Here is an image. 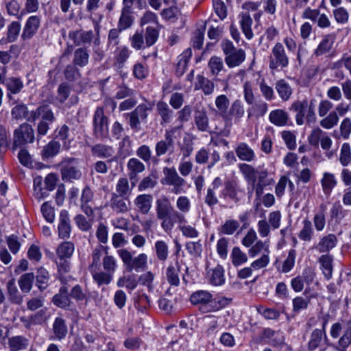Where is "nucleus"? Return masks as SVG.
I'll list each match as a JSON object with an SVG mask.
<instances>
[{"label":"nucleus","mask_w":351,"mask_h":351,"mask_svg":"<svg viewBox=\"0 0 351 351\" xmlns=\"http://www.w3.org/2000/svg\"><path fill=\"white\" fill-rule=\"evenodd\" d=\"M176 210L170 200L163 195L156 202V217L161 220V227L165 232L172 230L176 223L182 224L186 222L184 213L189 212L191 202L186 196H180L176 200Z\"/></svg>","instance_id":"1"},{"label":"nucleus","mask_w":351,"mask_h":351,"mask_svg":"<svg viewBox=\"0 0 351 351\" xmlns=\"http://www.w3.org/2000/svg\"><path fill=\"white\" fill-rule=\"evenodd\" d=\"M61 176L65 182H73L81 179L82 173L78 159L65 158L60 162Z\"/></svg>","instance_id":"2"},{"label":"nucleus","mask_w":351,"mask_h":351,"mask_svg":"<svg viewBox=\"0 0 351 351\" xmlns=\"http://www.w3.org/2000/svg\"><path fill=\"white\" fill-rule=\"evenodd\" d=\"M221 46L226 55L225 62L230 68L238 66L245 60V51L241 49H236L230 40H223Z\"/></svg>","instance_id":"3"},{"label":"nucleus","mask_w":351,"mask_h":351,"mask_svg":"<svg viewBox=\"0 0 351 351\" xmlns=\"http://www.w3.org/2000/svg\"><path fill=\"white\" fill-rule=\"evenodd\" d=\"M34 139V130L32 125L27 123H23L14 130L11 149L14 151L18 147L28 143H32Z\"/></svg>","instance_id":"4"},{"label":"nucleus","mask_w":351,"mask_h":351,"mask_svg":"<svg viewBox=\"0 0 351 351\" xmlns=\"http://www.w3.org/2000/svg\"><path fill=\"white\" fill-rule=\"evenodd\" d=\"M163 174L164 177L161 180L162 184L171 186V191L174 194L178 195L184 193L186 181L179 176L174 167H164Z\"/></svg>","instance_id":"5"},{"label":"nucleus","mask_w":351,"mask_h":351,"mask_svg":"<svg viewBox=\"0 0 351 351\" xmlns=\"http://www.w3.org/2000/svg\"><path fill=\"white\" fill-rule=\"evenodd\" d=\"M269 67L271 70L283 69L289 64V57L281 43H276L269 57Z\"/></svg>","instance_id":"6"},{"label":"nucleus","mask_w":351,"mask_h":351,"mask_svg":"<svg viewBox=\"0 0 351 351\" xmlns=\"http://www.w3.org/2000/svg\"><path fill=\"white\" fill-rule=\"evenodd\" d=\"M153 107L154 104L150 102L137 106L132 112L128 114L130 126L134 130H139L141 122H146L148 114L152 111Z\"/></svg>","instance_id":"7"},{"label":"nucleus","mask_w":351,"mask_h":351,"mask_svg":"<svg viewBox=\"0 0 351 351\" xmlns=\"http://www.w3.org/2000/svg\"><path fill=\"white\" fill-rule=\"evenodd\" d=\"M93 130L96 138L103 140L108 136V119L104 114V109L97 107L93 116Z\"/></svg>","instance_id":"8"},{"label":"nucleus","mask_w":351,"mask_h":351,"mask_svg":"<svg viewBox=\"0 0 351 351\" xmlns=\"http://www.w3.org/2000/svg\"><path fill=\"white\" fill-rule=\"evenodd\" d=\"M175 149V136L173 130H167L165 138L158 141L155 145L156 155L158 157L166 154H171Z\"/></svg>","instance_id":"9"},{"label":"nucleus","mask_w":351,"mask_h":351,"mask_svg":"<svg viewBox=\"0 0 351 351\" xmlns=\"http://www.w3.org/2000/svg\"><path fill=\"white\" fill-rule=\"evenodd\" d=\"M244 195V191L240 189L237 182L227 181L224 184V188L221 192L220 197L224 199H229L237 204L242 199Z\"/></svg>","instance_id":"10"},{"label":"nucleus","mask_w":351,"mask_h":351,"mask_svg":"<svg viewBox=\"0 0 351 351\" xmlns=\"http://www.w3.org/2000/svg\"><path fill=\"white\" fill-rule=\"evenodd\" d=\"M213 295L208 291L199 290L193 293L190 296V301L193 305H198L199 308L203 313L207 311L208 306L210 304Z\"/></svg>","instance_id":"11"},{"label":"nucleus","mask_w":351,"mask_h":351,"mask_svg":"<svg viewBox=\"0 0 351 351\" xmlns=\"http://www.w3.org/2000/svg\"><path fill=\"white\" fill-rule=\"evenodd\" d=\"M330 315L326 314L322 317V329H315L310 337L308 342V349L314 350L319 347L322 339L323 335H326V327L329 321Z\"/></svg>","instance_id":"12"},{"label":"nucleus","mask_w":351,"mask_h":351,"mask_svg":"<svg viewBox=\"0 0 351 351\" xmlns=\"http://www.w3.org/2000/svg\"><path fill=\"white\" fill-rule=\"evenodd\" d=\"M94 193L88 186H86L82 190L80 198V207L82 211L88 217H93V208Z\"/></svg>","instance_id":"13"},{"label":"nucleus","mask_w":351,"mask_h":351,"mask_svg":"<svg viewBox=\"0 0 351 351\" xmlns=\"http://www.w3.org/2000/svg\"><path fill=\"white\" fill-rule=\"evenodd\" d=\"M295 112V121L298 125L304 123L305 120L308 123V108L307 106V99L295 101L291 108Z\"/></svg>","instance_id":"14"},{"label":"nucleus","mask_w":351,"mask_h":351,"mask_svg":"<svg viewBox=\"0 0 351 351\" xmlns=\"http://www.w3.org/2000/svg\"><path fill=\"white\" fill-rule=\"evenodd\" d=\"M130 201L128 197L119 196L117 193H112L110 199V206L117 213H125L130 209Z\"/></svg>","instance_id":"15"},{"label":"nucleus","mask_w":351,"mask_h":351,"mask_svg":"<svg viewBox=\"0 0 351 351\" xmlns=\"http://www.w3.org/2000/svg\"><path fill=\"white\" fill-rule=\"evenodd\" d=\"M128 176L132 186H135L138 181V175L145 169V165L138 158H130L127 164Z\"/></svg>","instance_id":"16"},{"label":"nucleus","mask_w":351,"mask_h":351,"mask_svg":"<svg viewBox=\"0 0 351 351\" xmlns=\"http://www.w3.org/2000/svg\"><path fill=\"white\" fill-rule=\"evenodd\" d=\"M69 296L68 287L63 285L60 288L59 292L53 295L52 302L59 308H69L73 304Z\"/></svg>","instance_id":"17"},{"label":"nucleus","mask_w":351,"mask_h":351,"mask_svg":"<svg viewBox=\"0 0 351 351\" xmlns=\"http://www.w3.org/2000/svg\"><path fill=\"white\" fill-rule=\"evenodd\" d=\"M153 197L149 194L138 195L134 200V204L141 214H147L152 204Z\"/></svg>","instance_id":"18"},{"label":"nucleus","mask_w":351,"mask_h":351,"mask_svg":"<svg viewBox=\"0 0 351 351\" xmlns=\"http://www.w3.org/2000/svg\"><path fill=\"white\" fill-rule=\"evenodd\" d=\"M237 156L243 161L252 162L256 158L254 151L246 143H239L235 148Z\"/></svg>","instance_id":"19"},{"label":"nucleus","mask_w":351,"mask_h":351,"mask_svg":"<svg viewBox=\"0 0 351 351\" xmlns=\"http://www.w3.org/2000/svg\"><path fill=\"white\" fill-rule=\"evenodd\" d=\"M71 230L69 213L65 210H62L60 214V223L58 225L59 237L62 239L69 238Z\"/></svg>","instance_id":"20"},{"label":"nucleus","mask_w":351,"mask_h":351,"mask_svg":"<svg viewBox=\"0 0 351 351\" xmlns=\"http://www.w3.org/2000/svg\"><path fill=\"white\" fill-rule=\"evenodd\" d=\"M250 105L251 107L248 108L247 110L248 119H259L263 117L267 112L268 105L264 101H254V103Z\"/></svg>","instance_id":"21"},{"label":"nucleus","mask_w":351,"mask_h":351,"mask_svg":"<svg viewBox=\"0 0 351 351\" xmlns=\"http://www.w3.org/2000/svg\"><path fill=\"white\" fill-rule=\"evenodd\" d=\"M269 119L274 125L282 127L287 125L289 117L288 113L282 109L271 110L269 114Z\"/></svg>","instance_id":"22"},{"label":"nucleus","mask_w":351,"mask_h":351,"mask_svg":"<svg viewBox=\"0 0 351 351\" xmlns=\"http://www.w3.org/2000/svg\"><path fill=\"white\" fill-rule=\"evenodd\" d=\"M194 120L197 129L202 132L209 130V119L207 112L204 108L196 109L194 114Z\"/></svg>","instance_id":"23"},{"label":"nucleus","mask_w":351,"mask_h":351,"mask_svg":"<svg viewBox=\"0 0 351 351\" xmlns=\"http://www.w3.org/2000/svg\"><path fill=\"white\" fill-rule=\"evenodd\" d=\"M209 282L215 286H219L224 283V270L222 266L217 265L215 268L207 272Z\"/></svg>","instance_id":"24"},{"label":"nucleus","mask_w":351,"mask_h":351,"mask_svg":"<svg viewBox=\"0 0 351 351\" xmlns=\"http://www.w3.org/2000/svg\"><path fill=\"white\" fill-rule=\"evenodd\" d=\"M40 22V19L38 16H30L25 23L22 37L24 39L32 38L38 30Z\"/></svg>","instance_id":"25"},{"label":"nucleus","mask_w":351,"mask_h":351,"mask_svg":"<svg viewBox=\"0 0 351 351\" xmlns=\"http://www.w3.org/2000/svg\"><path fill=\"white\" fill-rule=\"evenodd\" d=\"M21 50L17 45H11L8 51L0 50V63L8 64L12 60L16 59Z\"/></svg>","instance_id":"26"},{"label":"nucleus","mask_w":351,"mask_h":351,"mask_svg":"<svg viewBox=\"0 0 351 351\" xmlns=\"http://www.w3.org/2000/svg\"><path fill=\"white\" fill-rule=\"evenodd\" d=\"M3 83L9 92L8 94L9 98H11L10 93L14 95L18 94L23 88V83L21 79L17 77H9L6 78Z\"/></svg>","instance_id":"27"},{"label":"nucleus","mask_w":351,"mask_h":351,"mask_svg":"<svg viewBox=\"0 0 351 351\" xmlns=\"http://www.w3.org/2000/svg\"><path fill=\"white\" fill-rule=\"evenodd\" d=\"M197 82L195 84V90H202L206 95L213 94L215 89L214 83L202 75L197 76Z\"/></svg>","instance_id":"28"},{"label":"nucleus","mask_w":351,"mask_h":351,"mask_svg":"<svg viewBox=\"0 0 351 351\" xmlns=\"http://www.w3.org/2000/svg\"><path fill=\"white\" fill-rule=\"evenodd\" d=\"M180 265L178 262L176 263V265H169L165 272L166 279L171 286L178 287L180 285Z\"/></svg>","instance_id":"29"},{"label":"nucleus","mask_w":351,"mask_h":351,"mask_svg":"<svg viewBox=\"0 0 351 351\" xmlns=\"http://www.w3.org/2000/svg\"><path fill=\"white\" fill-rule=\"evenodd\" d=\"M191 56L192 51L190 48L184 50L183 53L179 56L176 69V73L178 76H182L184 74Z\"/></svg>","instance_id":"30"},{"label":"nucleus","mask_w":351,"mask_h":351,"mask_svg":"<svg viewBox=\"0 0 351 351\" xmlns=\"http://www.w3.org/2000/svg\"><path fill=\"white\" fill-rule=\"evenodd\" d=\"M337 242V237L333 234H329L320 240L317 248L320 252H326L335 247Z\"/></svg>","instance_id":"31"},{"label":"nucleus","mask_w":351,"mask_h":351,"mask_svg":"<svg viewBox=\"0 0 351 351\" xmlns=\"http://www.w3.org/2000/svg\"><path fill=\"white\" fill-rule=\"evenodd\" d=\"M321 184L324 194L329 195L337 185V181L334 174L325 172L324 173L323 178L321 180Z\"/></svg>","instance_id":"32"},{"label":"nucleus","mask_w":351,"mask_h":351,"mask_svg":"<svg viewBox=\"0 0 351 351\" xmlns=\"http://www.w3.org/2000/svg\"><path fill=\"white\" fill-rule=\"evenodd\" d=\"M91 152L94 156L104 158L112 157L114 153L112 147L104 144L95 145L92 147Z\"/></svg>","instance_id":"33"},{"label":"nucleus","mask_w":351,"mask_h":351,"mask_svg":"<svg viewBox=\"0 0 351 351\" xmlns=\"http://www.w3.org/2000/svg\"><path fill=\"white\" fill-rule=\"evenodd\" d=\"M334 43V38L332 36L326 35L322 39L317 47L314 51L315 56H321L326 53L330 51Z\"/></svg>","instance_id":"34"},{"label":"nucleus","mask_w":351,"mask_h":351,"mask_svg":"<svg viewBox=\"0 0 351 351\" xmlns=\"http://www.w3.org/2000/svg\"><path fill=\"white\" fill-rule=\"evenodd\" d=\"M53 330L58 339H64L68 332L65 320L62 317H56L53 324Z\"/></svg>","instance_id":"35"},{"label":"nucleus","mask_w":351,"mask_h":351,"mask_svg":"<svg viewBox=\"0 0 351 351\" xmlns=\"http://www.w3.org/2000/svg\"><path fill=\"white\" fill-rule=\"evenodd\" d=\"M238 167L244 178L248 182H252L253 184H254L256 180V176L258 171L253 166L247 163H241Z\"/></svg>","instance_id":"36"},{"label":"nucleus","mask_w":351,"mask_h":351,"mask_svg":"<svg viewBox=\"0 0 351 351\" xmlns=\"http://www.w3.org/2000/svg\"><path fill=\"white\" fill-rule=\"evenodd\" d=\"M275 88L282 100L287 101L290 98L292 88L285 80L278 81Z\"/></svg>","instance_id":"37"},{"label":"nucleus","mask_w":351,"mask_h":351,"mask_svg":"<svg viewBox=\"0 0 351 351\" xmlns=\"http://www.w3.org/2000/svg\"><path fill=\"white\" fill-rule=\"evenodd\" d=\"M252 23V19L248 13L241 14L240 23L241 29L247 39H251L253 37V32L251 28Z\"/></svg>","instance_id":"38"},{"label":"nucleus","mask_w":351,"mask_h":351,"mask_svg":"<svg viewBox=\"0 0 351 351\" xmlns=\"http://www.w3.org/2000/svg\"><path fill=\"white\" fill-rule=\"evenodd\" d=\"M92 274V276L94 280L97 282L99 286L102 285H108L109 284L112 279V274L107 272L102 271L101 269L93 270L90 271Z\"/></svg>","instance_id":"39"},{"label":"nucleus","mask_w":351,"mask_h":351,"mask_svg":"<svg viewBox=\"0 0 351 351\" xmlns=\"http://www.w3.org/2000/svg\"><path fill=\"white\" fill-rule=\"evenodd\" d=\"M231 300L225 297L211 298L210 304H208L207 311L215 312L228 306Z\"/></svg>","instance_id":"40"},{"label":"nucleus","mask_w":351,"mask_h":351,"mask_svg":"<svg viewBox=\"0 0 351 351\" xmlns=\"http://www.w3.org/2000/svg\"><path fill=\"white\" fill-rule=\"evenodd\" d=\"M319 263L324 276L328 280L331 278L332 274V257L328 254L322 255L319 258Z\"/></svg>","instance_id":"41"},{"label":"nucleus","mask_w":351,"mask_h":351,"mask_svg":"<svg viewBox=\"0 0 351 351\" xmlns=\"http://www.w3.org/2000/svg\"><path fill=\"white\" fill-rule=\"evenodd\" d=\"M339 118L335 111H331L319 121V125L324 129L330 130L338 124Z\"/></svg>","instance_id":"42"},{"label":"nucleus","mask_w":351,"mask_h":351,"mask_svg":"<svg viewBox=\"0 0 351 351\" xmlns=\"http://www.w3.org/2000/svg\"><path fill=\"white\" fill-rule=\"evenodd\" d=\"M28 114V108L23 103L17 104L11 110V116L16 121L27 119Z\"/></svg>","instance_id":"43"},{"label":"nucleus","mask_w":351,"mask_h":351,"mask_svg":"<svg viewBox=\"0 0 351 351\" xmlns=\"http://www.w3.org/2000/svg\"><path fill=\"white\" fill-rule=\"evenodd\" d=\"M60 144L56 141H51L47 144L41 152V155L44 158H49L56 156L59 153L60 149Z\"/></svg>","instance_id":"44"},{"label":"nucleus","mask_w":351,"mask_h":351,"mask_svg":"<svg viewBox=\"0 0 351 351\" xmlns=\"http://www.w3.org/2000/svg\"><path fill=\"white\" fill-rule=\"evenodd\" d=\"M34 281V275L33 273H26L22 275L19 280V285L23 293H29Z\"/></svg>","instance_id":"45"},{"label":"nucleus","mask_w":351,"mask_h":351,"mask_svg":"<svg viewBox=\"0 0 351 351\" xmlns=\"http://www.w3.org/2000/svg\"><path fill=\"white\" fill-rule=\"evenodd\" d=\"M89 54L84 48H78L74 51L73 62L75 65L83 67L88 63Z\"/></svg>","instance_id":"46"},{"label":"nucleus","mask_w":351,"mask_h":351,"mask_svg":"<svg viewBox=\"0 0 351 351\" xmlns=\"http://www.w3.org/2000/svg\"><path fill=\"white\" fill-rule=\"evenodd\" d=\"M133 23V17L130 14V10H125L122 9L121 16L118 22L117 29L121 30H125L132 26Z\"/></svg>","instance_id":"47"},{"label":"nucleus","mask_w":351,"mask_h":351,"mask_svg":"<svg viewBox=\"0 0 351 351\" xmlns=\"http://www.w3.org/2000/svg\"><path fill=\"white\" fill-rule=\"evenodd\" d=\"M133 186H134L132 185V187H130L129 182L127 178H121L119 179L116 185L117 194L119 196L130 197Z\"/></svg>","instance_id":"48"},{"label":"nucleus","mask_w":351,"mask_h":351,"mask_svg":"<svg viewBox=\"0 0 351 351\" xmlns=\"http://www.w3.org/2000/svg\"><path fill=\"white\" fill-rule=\"evenodd\" d=\"M74 252V244L71 242H63L57 248L56 253L60 258H70Z\"/></svg>","instance_id":"49"},{"label":"nucleus","mask_w":351,"mask_h":351,"mask_svg":"<svg viewBox=\"0 0 351 351\" xmlns=\"http://www.w3.org/2000/svg\"><path fill=\"white\" fill-rule=\"evenodd\" d=\"M240 224L238 221L234 219H228L219 227V232L220 234L232 235L237 230Z\"/></svg>","instance_id":"50"},{"label":"nucleus","mask_w":351,"mask_h":351,"mask_svg":"<svg viewBox=\"0 0 351 351\" xmlns=\"http://www.w3.org/2000/svg\"><path fill=\"white\" fill-rule=\"evenodd\" d=\"M103 256L102 247H95L91 254L92 262L89 265L88 269L90 271L101 269V258Z\"/></svg>","instance_id":"51"},{"label":"nucleus","mask_w":351,"mask_h":351,"mask_svg":"<svg viewBox=\"0 0 351 351\" xmlns=\"http://www.w3.org/2000/svg\"><path fill=\"white\" fill-rule=\"evenodd\" d=\"M94 33L93 31L77 32L74 33V43L77 45L90 43L94 38Z\"/></svg>","instance_id":"52"},{"label":"nucleus","mask_w":351,"mask_h":351,"mask_svg":"<svg viewBox=\"0 0 351 351\" xmlns=\"http://www.w3.org/2000/svg\"><path fill=\"white\" fill-rule=\"evenodd\" d=\"M56 138L62 141V147L68 150L70 148V140L69 139V128L66 125H62L56 130Z\"/></svg>","instance_id":"53"},{"label":"nucleus","mask_w":351,"mask_h":351,"mask_svg":"<svg viewBox=\"0 0 351 351\" xmlns=\"http://www.w3.org/2000/svg\"><path fill=\"white\" fill-rule=\"evenodd\" d=\"M27 339L22 336H15L9 339L11 351H18L27 347Z\"/></svg>","instance_id":"54"},{"label":"nucleus","mask_w":351,"mask_h":351,"mask_svg":"<svg viewBox=\"0 0 351 351\" xmlns=\"http://www.w3.org/2000/svg\"><path fill=\"white\" fill-rule=\"evenodd\" d=\"M159 36V31L156 27L148 26L145 29L144 35L145 44L147 47L154 45L157 41Z\"/></svg>","instance_id":"55"},{"label":"nucleus","mask_w":351,"mask_h":351,"mask_svg":"<svg viewBox=\"0 0 351 351\" xmlns=\"http://www.w3.org/2000/svg\"><path fill=\"white\" fill-rule=\"evenodd\" d=\"M156 110L160 115L162 122L169 123L173 114V111L168 105L164 101H159L156 106Z\"/></svg>","instance_id":"56"},{"label":"nucleus","mask_w":351,"mask_h":351,"mask_svg":"<svg viewBox=\"0 0 351 351\" xmlns=\"http://www.w3.org/2000/svg\"><path fill=\"white\" fill-rule=\"evenodd\" d=\"M147 263V256L144 253L140 254L133 258L128 271L135 270L138 271L139 269H144L146 267Z\"/></svg>","instance_id":"57"},{"label":"nucleus","mask_w":351,"mask_h":351,"mask_svg":"<svg viewBox=\"0 0 351 351\" xmlns=\"http://www.w3.org/2000/svg\"><path fill=\"white\" fill-rule=\"evenodd\" d=\"M156 256L158 260L165 261L169 255L168 245L164 241H157L154 245Z\"/></svg>","instance_id":"58"},{"label":"nucleus","mask_w":351,"mask_h":351,"mask_svg":"<svg viewBox=\"0 0 351 351\" xmlns=\"http://www.w3.org/2000/svg\"><path fill=\"white\" fill-rule=\"evenodd\" d=\"M36 285L41 291L45 289L47 287L49 275V272L44 268H39L36 274Z\"/></svg>","instance_id":"59"},{"label":"nucleus","mask_w":351,"mask_h":351,"mask_svg":"<svg viewBox=\"0 0 351 351\" xmlns=\"http://www.w3.org/2000/svg\"><path fill=\"white\" fill-rule=\"evenodd\" d=\"M339 162L343 167L348 166L351 162V148L348 143H344L340 149Z\"/></svg>","instance_id":"60"},{"label":"nucleus","mask_w":351,"mask_h":351,"mask_svg":"<svg viewBox=\"0 0 351 351\" xmlns=\"http://www.w3.org/2000/svg\"><path fill=\"white\" fill-rule=\"evenodd\" d=\"M248 252L251 257H255L262 252L263 254H269V244L266 241H258L251 247Z\"/></svg>","instance_id":"61"},{"label":"nucleus","mask_w":351,"mask_h":351,"mask_svg":"<svg viewBox=\"0 0 351 351\" xmlns=\"http://www.w3.org/2000/svg\"><path fill=\"white\" fill-rule=\"evenodd\" d=\"M231 258L234 266L241 265L247 261V255L238 247H233L231 252Z\"/></svg>","instance_id":"62"},{"label":"nucleus","mask_w":351,"mask_h":351,"mask_svg":"<svg viewBox=\"0 0 351 351\" xmlns=\"http://www.w3.org/2000/svg\"><path fill=\"white\" fill-rule=\"evenodd\" d=\"M313 234V230L311 221L304 219L303 221V228L298 234L299 238L304 241H310L312 239Z\"/></svg>","instance_id":"63"},{"label":"nucleus","mask_w":351,"mask_h":351,"mask_svg":"<svg viewBox=\"0 0 351 351\" xmlns=\"http://www.w3.org/2000/svg\"><path fill=\"white\" fill-rule=\"evenodd\" d=\"M137 281L133 275L125 276L121 277L117 280V285L119 287H126L128 289L133 290L137 286Z\"/></svg>","instance_id":"64"}]
</instances>
